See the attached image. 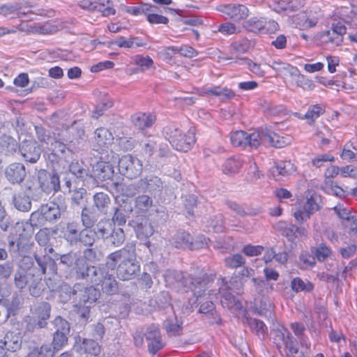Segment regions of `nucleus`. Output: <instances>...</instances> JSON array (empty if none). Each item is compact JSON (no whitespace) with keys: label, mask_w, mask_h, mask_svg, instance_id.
<instances>
[{"label":"nucleus","mask_w":357,"mask_h":357,"mask_svg":"<svg viewBox=\"0 0 357 357\" xmlns=\"http://www.w3.org/2000/svg\"><path fill=\"white\" fill-rule=\"evenodd\" d=\"M107 265L112 271L116 268L117 276L121 280L135 278L140 271L135 244L128 243L122 249L110 253L107 256Z\"/></svg>","instance_id":"f257e3e1"},{"label":"nucleus","mask_w":357,"mask_h":357,"mask_svg":"<svg viewBox=\"0 0 357 357\" xmlns=\"http://www.w3.org/2000/svg\"><path fill=\"white\" fill-rule=\"evenodd\" d=\"M165 282L168 285L183 286L193 292L194 296L201 298L202 292L207 290L209 283L208 278H193L190 275L175 270H167L165 275Z\"/></svg>","instance_id":"f03ea898"},{"label":"nucleus","mask_w":357,"mask_h":357,"mask_svg":"<svg viewBox=\"0 0 357 357\" xmlns=\"http://www.w3.org/2000/svg\"><path fill=\"white\" fill-rule=\"evenodd\" d=\"M172 241L177 248L196 250L206 247L209 239L202 234L193 237L186 231H179L174 234Z\"/></svg>","instance_id":"7ed1b4c3"},{"label":"nucleus","mask_w":357,"mask_h":357,"mask_svg":"<svg viewBox=\"0 0 357 357\" xmlns=\"http://www.w3.org/2000/svg\"><path fill=\"white\" fill-rule=\"evenodd\" d=\"M74 306L91 305L100 296V291L94 286H85L82 283L74 284Z\"/></svg>","instance_id":"20e7f679"},{"label":"nucleus","mask_w":357,"mask_h":357,"mask_svg":"<svg viewBox=\"0 0 357 357\" xmlns=\"http://www.w3.org/2000/svg\"><path fill=\"white\" fill-rule=\"evenodd\" d=\"M168 140L176 150L187 152L195 142V131L190 129L183 134L180 130L175 128L169 133Z\"/></svg>","instance_id":"39448f33"},{"label":"nucleus","mask_w":357,"mask_h":357,"mask_svg":"<svg viewBox=\"0 0 357 357\" xmlns=\"http://www.w3.org/2000/svg\"><path fill=\"white\" fill-rule=\"evenodd\" d=\"M119 170L122 175L133 179L141 174L142 163L138 158L131 155H126L119 160Z\"/></svg>","instance_id":"423d86ee"},{"label":"nucleus","mask_w":357,"mask_h":357,"mask_svg":"<svg viewBox=\"0 0 357 357\" xmlns=\"http://www.w3.org/2000/svg\"><path fill=\"white\" fill-rule=\"evenodd\" d=\"M59 139L68 144V151L76 149L84 141L85 132L83 128L71 126L59 133Z\"/></svg>","instance_id":"0eeeda50"},{"label":"nucleus","mask_w":357,"mask_h":357,"mask_svg":"<svg viewBox=\"0 0 357 357\" xmlns=\"http://www.w3.org/2000/svg\"><path fill=\"white\" fill-rule=\"evenodd\" d=\"M230 139L231 144L235 146H249L252 149H257L260 145L259 130L250 134L243 130L236 131L231 133Z\"/></svg>","instance_id":"6e6552de"},{"label":"nucleus","mask_w":357,"mask_h":357,"mask_svg":"<svg viewBox=\"0 0 357 357\" xmlns=\"http://www.w3.org/2000/svg\"><path fill=\"white\" fill-rule=\"evenodd\" d=\"M231 287L225 279L219 284L218 294L220 296V303L223 307L229 310H238L242 308V303L231 292Z\"/></svg>","instance_id":"1a4fd4ad"},{"label":"nucleus","mask_w":357,"mask_h":357,"mask_svg":"<svg viewBox=\"0 0 357 357\" xmlns=\"http://www.w3.org/2000/svg\"><path fill=\"white\" fill-rule=\"evenodd\" d=\"M38 179L42 190L47 194L60 190L59 176L56 172H49L46 170L38 172Z\"/></svg>","instance_id":"9d476101"},{"label":"nucleus","mask_w":357,"mask_h":357,"mask_svg":"<svg viewBox=\"0 0 357 357\" xmlns=\"http://www.w3.org/2000/svg\"><path fill=\"white\" fill-rule=\"evenodd\" d=\"M22 157L31 163L36 162L40 157L42 149L34 140H24L19 145Z\"/></svg>","instance_id":"9b49d317"},{"label":"nucleus","mask_w":357,"mask_h":357,"mask_svg":"<svg viewBox=\"0 0 357 357\" xmlns=\"http://www.w3.org/2000/svg\"><path fill=\"white\" fill-rule=\"evenodd\" d=\"M144 336L148 342V348L152 354H156L165 347L160 331L158 326L151 324L147 326Z\"/></svg>","instance_id":"f8f14e48"},{"label":"nucleus","mask_w":357,"mask_h":357,"mask_svg":"<svg viewBox=\"0 0 357 357\" xmlns=\"http://www.w3.org/2000/svg\"><path fill=\"white\" fill-rule=\"evenodd\" d=\"M321 198L317 195H312L307 199L303 209L298 210L294 213V217L297 221L303 222L308 220L310 216L320 209L319 204Z\"/></svg>","instance_id":"ddd939ff"},{"label":"nucleus","mask_w":357,"mask_h":357,"mask_svg":"<svg viewBox=\"0 0 357 357\" xmlns=\"http://www.w3.org/2000/svg\"><path fill=\"white\" fill-rule=\"evenodd\" d=\"M41 208L45 218L47 222H54L62 218L67 211V206L65 203L50 202L42 205Z\"/></svg>","instance_id":"4468645a"},{"label":"nucleus","mask_w":357,"mask_h":357,"mask_svg":"<svg viewBox=\"0 0 357 357\" xmlns=\"http://www.w3.org/2000/svg\"><path fill=\"white\" fill-rule=\"evenodd\" d=\"M136 233L137 238L140 240H147L154 233V229L148 220L137 217L128 222Z\"/></svg>","instance_id":"2eb2a0df"},{"label":"nucleus","mask_w":357,"mask_h":357,"mask_svg":"<svg viewBox=\"0 0 357 357\" xmlns=\"http://www.w3.org/2000/svg\"><path fill=\"white\" fill-rule=\"evenodd\" d=\"M5 176L12 184H20L26 176L25 167L22 163H12L5 169Z\"/></svg>","instance_id":"dca6fc26"},{"label":"nucleus","mask_w":357,"mask_h":357,"mask_svg":"<svg viewBox=\"0 0 357 357\" xmlns=\"http://www.w3.org/2000/svg\"><path fill=\"white\" fill-rule=\"evenodd\" d=\"M110 268L107 265V257L105 264L90 265L86 281L93 285L98 286L109 272Z\"/></svg>","instance_id":"f3484780"},{"label":"nucleus","mask_w":357,"mask_h":357,"mask_svg":"<svg viewBox=\"0 0 357 357\" xmlns=\"http://www.w3.org/2000/svg\"><path fill=\"white\" fill-rule=\"evenodd\" d=\"M33 257L40 271V273L39 274L40 276L45 275L47 273V270L50 274H57V264L55 260L50 256L46 254L40 255L35 252Z\"/></svg>","instance_id":"a211bd4d"},{"label":"nucleus","mask_w":357,"mask_h":357,"mask_svg":"<svg viewBox=\"0 0 357 357\" xmlns=\"http://www.w3.org/2000/svg\"><path fill=\"white\" fill-rule=\"evenodd\" d=\"M259 130L260 144L262 142H268L272 146L280 149L289 144V140L284 137H280L275 132L268 128H261Z\"/></svg>","instance_id":"6ab92c4d"},{"label":"nucleus","mask_w":357,"mask_h":357,"mask_svg":"<svg viewBox=\"0 0 357 357\" xmlns=\"http://www.w3.org/2000/svg\"><path fill=\"white\" fill-rule=\"evenodd\" d=\"M220 10L234 21H241L248 16V8L242 4H228L220 7Z\"/></svg>","instance_id":"aec40b11"},{"label":"nucleus","mask_w":357,"mask_h":357,"mask_svg":"<svg viewBox=\"0 0 357 357\" xmlns=\"http://www.w3.org/2000/svg\"><path fill=\"white\" fill-rule=\"evenodd\" d=\"M22 303V298L17 294L13 295L10 301H4V307L0 310V313L3 314L0 319V324L6 321L11 315H15L20 308Z\"/></svg>","instance_id":"412c9836"},{"label":"nucleus","mask_w":357,"mask_h":357,"mask_svg":"<svg viewBox=\"0 0 357 357\" xmlns=\"http://www.w3.org/2000/svg\"><path fill=\"white\" fill-rule=\"evenodd\" d=\"M139 184L142 192H149L154 196L160 194L163 188L161 179L155 176H149L140 179Z\"/></svg>","instance_id":"4be33fe9"},{"label":"nucleus","mask_w":357,"mask_h":357,"mask_svg":"<svg viewBox=\"0 0 357 357\" xmlns=\"http://www.w3.org/2000/svg\"><path fill=\"white\" fill-rule=\"evenodd\" d=\"M205 292H206V291L204 292H202L201 298L199 297L197 298V296H195L196 298V300L192 305L191 307L192 308L193 305H195V304H197L196 306H197L198 304H201L199 309V312L213 316V320L211 321V324L215 323V324H220L221 323L222 319L218 315H217L215 314V312L214 311L215 305H214L212 301H205V302L202 303V301H203L202 298L206 296Z\"/></svg>","instance_id":"5701e85b"},{"label":"nucleus","mask_w":357,"mask_h":357,"mask_svg":"<svg viewBox=\"0 0 357 357\" xmlns=\"http://www.w3.org/2000/svg\"><path fill=\"white\" fill-rule=\"evenodd\" d=\"M22 345V337L19 333L8 332L6 334L3 340H0V351H4V347L9 352L16 351Z\"/></svg>","instance_id":"b1692460"},{"label":"nucleus","mask_w":357,"mask_h":357,"mask_svg":"<svg viewBox=\"0 0 357 357\" xmlns=\"http://www.w3.org/2000/svg\"><path fill=\"white\" fill-rule=\"evenodd\" d=\"M92 172L93 174H91L92 176L91 179L96 178L101 181H105L112 178L114 174V170L112 165L109 162L104 161L97 162L93 166Z\"/></svg>","instance_id":"393cba45"},{"label":"nucleus","mask_w":357,"mask_h":357,"mask_svg":"<svg viewBox=\"0 0 357 357\" xmlns=\"http://www.w3.org/2000/svg\"><path fill=\"white\" fill-rule=\"evenodd\" d=\"M131 122L134 127L139 130L150 128L155 123V117L151 114L138 112L131 116Z\"/></svg>","instance_id":"a878e982"},{"label":"nucleus","mask_w":357,"mask_h":357,"mask_svg":"<svg viewBox=\"0 0 357 357\" xmlns=\"http://www.w3.org/2000/svg\"><path fill=\"white\" fill-rule=\"evenodd\" d=\"M63 238L70 245L78 243L80 236L79 225L76 222H68L63 230Z\"/></svg>","instance_id":"bb28decb"},{"label":"nucleus","mask_w":357,"mask_h":357,"mask_svg":"<svg viewBox=\"0 0 357 357\" xmlns=\"http://www.w3.org/2000/svg\"><path fill=\"white\" fill-rule=\"evenodd\" d=\"M51 305L46 301H43L38 304L35 310L36 319L39 321V328H45L47 326V321L50 317Z\"/></svg>","instance_id":"cd10ccee"},{"label":"nucleus","mask_w":357,"mask_h":357,"mask_svg":"<svg viewBox=\"0 0 357 357\" xmlns=\"http://www.w3.org/2000/svg\"><path fill=\"white\" fill-rule=\"evenodd\" d=\"M113 139L112 134L105 128H99L94 132L95 146L98 149L112 144Z\"/></svg>","instance_id":"c85d7f7f"},{"label":"nucleus","mask_w":357,"mask_h":357,"mask_svg":"<svg viewBox=\"0 0 357 357\" xmlns=\"http://www.w3.org/2000/svg\"><path fill=\"white\" fill-rule=\"evenodd\" d=\"M99 285L101 287L102 292L107 295L116 294L119 290V283L114 275L109 272L104 277Z\"/></svg>","instance_id":"c756f323"},{"label":"nucleus","mask_w":357,"mask_h":357,"mask_svg":"<svg viewBox=\"0 0 357 357\" xmlns=\"http://www.w3.org/2000/svg\"><path fill=\"white\" fill-rule=\"evenodd\" d=\"M294 171V165L290 161H280L272 167L271 174L275 180H279L280 176H287Z\"/></svg>","instance_id":"7c9ffc66"},{"label":"nucleus","mask_w":357,"mask_h":357,"mask_svg":"<svg viewBox=\"0 0 357 357\" xmlns=\"http://www.w3.org/2000/svg\"><path fill=\"white\" fill-rule=\"evenodd\" d=\"M98 215L95 208L85 206L82 208L81 220L84 228L91 229L94 227L98 221Z\"/></svg>","instance_id":"2f4dec72"},{"label":"nucleus","mask_w":357,"mask_h":357,"mask_svg":"<svg viewBox=\"0 0 357 357\" xmlns=\"http://www.w3.org/2000/svg\"><path fill=\"white\" fill-rule=\"evenodd\" d=\"M34 270H17L14 274L15 286L22 291L28 285L31 278L33 277Z\"/></svg>","instance_id":"473e14b6"},{"label":"nucleus","mask_w":357,"mask_h":357,"mask_svg":"<svg viewBox=\"0 0 357 357\" xmlns=\"http://www.w3.org/2000/svg\"><path fill=\"white\" fill-rule=\"evenodd\" d=\"M116 190L121 192L123 195L127 197H133L137 192H142L139 180L135 183L126 184L124 183H114Z\"/></svg>","instance_id":"72a5a7b5"},{"label":"nucleus","mask_w":357,"mask_h":357,"mask_svg":"<svg viewBox=\"0 0 357 357\" xmlns=\"http://www.w3.org/2000/svg\"><path fill=\"white\" fill-rule=\"evenodd\" d=\"M182 321L176 316L168 317L163 323V327L169 335H180L182 332Z\"/></svg>","instance_id":"f704fd0d"},{"label":"nucleus","mask_w":357,"mask_h":357,"mask_svg":"<svg viewBox=\"0 0 357 357\" xmlns=\"http://www.w3.org/2000/svg\"><path fill=\"white\" fill-rule=\"evenodd\" d=\"M19 145L17 141L10 135H3L0 137V149L6 155H12L16 152Z\"/></svg>","instance_id":"c9c22d12"},{"label":"nucleus","mask_w":357,"mask_h":357,"mask_svg":"<svg viewBox=\"0 0 357 357\" xmlns=\"http://www.w3.org/2000/svg\"><path fill=\"white\" fill-rule=\"evenodd\" d=\"M69 170L77 178L83 181L87 178H92L91 175L89 173V169L86 168L83 162H79L77 160L71 162L69 165Z\"/></svg>","instance_id":"e433bc0d"},{"label":"nucleus","mask_w":357,"mask_h":357,"mask_svg":"<svg viewBox=\"0 0 357 357\" xmlns=\"http://www.w3.org/2000/svg\"><path fill=\"white\" fill-rule=\"evenodd\" d=\"M91 264H89L85 259L80 256L79 260L77 261L75 266L72 268V271L77 280H86L89 269Z\"/></svg>","instance_id":"4c0bfd02"},{"label":"nucleus","mask_w":357,"mask_h":357,"mask_svg":"<svg viewBox=\"0 0 357 357\" xmlns=\"http://www.w3.org/2000/svg\"><path fill=\"white\" fill-rule=\"evenodd\" d=\"M93 204L97 211L106 213L111 202L109 195L104 192H96L93 197Z\"/></svg>","instance_id":"58836bf2"},{"label":"nucleus","mask_w":357,"mask_h":357,"mask_svg":"<svg viewBox=\"0 0 357 357\" xmlns=\"http://www.w3.org/2000/svg\"><path fill=\"white\" fill-rule=\"evenodd\" d=\"M246 324L249 326L251 331L260 338L264 339L268 333V328L265 324L255 318H247Z\"/></svg>","instance_id":"ea45409f"},{"label":"nucleus","mask_w":357,"mask_h":357,"mask_svg":"<svg viewBox=\"0 0 357 357\" xmlns=\"http://www.w3.org/2000/svg\"><path fill=\"white\" fill-rule=\"evenodd\" d=\"M294 24L300 29H307L316 25V19H310L306 12H301L292 18Z\"/></svg>","instance_id":"a19ab883"},{"label":"nucleus","mask_w":357,"mask_h":357,"mask_svg":"<svg viewBox=\"0 0 357 357\" xmlns=\"http://www.w3.org/2000/svg\"><path fill=\"white\" fill-rule=\"evenodd\" d=\"M81 255L74 251H70L68 253L60 255L56 254L55 255L56 259L60 261V264L63 265L65 267L72 270L75 263Z\"/></svg>","instance_id":"79ce46f5"},{"label":"nucleus","mask_w":357,"mask_h":357,"mask_svg":"<svg viewBox=\"0 0 357 357\" xmlns=\"http://www.w3.org/2000/svg\"><path fill=\"white\" fill-rule=\"evenodd\" d=\"M13 203L17 210L22 212H27L31 208L30 197L23 193L15 195L13 197Z\"/></svg>","instance_id":"37998d69"},{"label":"nucleus","mask_w":357,"mask_h":357,"mask_svg":"<svg viewBox=\"0 0 357 357\" xmlns=\"http://www.w3.org/2000/svg\"><path fill=\"white\" fill-rule=\"evenodd\" d=\"M58 352L54 347L48 344H43L40 347L35 348L26 357H54Z\"/></svg>","instance_id":"c03bdc74"},{"label":"nucleus","mask_w":357,"mask_h":357,"mask_svg":"<svg viewBox=\"0 0 357 357\" xmlns=\"http://www.w3.org/2000/svg\"><path fill=\"white\" fill-rule=\"evenodd\" d=\"M291 289L296 292H310L314 289V285L307 280H303L301 278H295L291 282Z\"/></svg>","instance_id":"a18cd8bd"},{"label":"nucleus","mask_w":357,"mask_h":357,"mask_svg":"<svg viewBox=\"0 0 357 357\" xmlns=\"http://www.w3.org/2000/svg\"><path fill=\"white\" fill-rule=\"evenodd\" d=\"M267 21L263 18L252 17L243 22V26L249 31L258 32L264 30Z\"/></svg>","instance_id":"49530a36"},{"label":"nucleus","mask_w":357,"mask_h":357,"mask_svg":"<svg viewBox=\"0 0 357 357\" xmlns=\"http://www.w3.org/2000/svg\"><path fill=\"white\" fill-rule=\"evenodd\" d=\"M47 149L52 151V154L55 157H60V155H63L66 153V150H68V144L61 139H59V135L57 137H54L53 141H52Z\"/></svg>","instance_id":"de8ad7c7"},{"label":"nucleus","mask_w":357,"mask_h":357,"mask_svg":"<svg viewBox=\"0 0 357 357\" xmlns=\"http://www.w3.org/2000/svg\"><path fill=\"white\" fill-rule=\"evenodd\" d=\"M125 238V234L121 228H114L105 240L114 247H119L123 243Z\"/></svg>","instance_id":"09e8293b"},{"label":"nucleus","mask_w":357,"mask_h":357,"mask_svg":"<svg viewBox=\"0 0 357 357\" xmlns=\"http://www.w3.org/2000/svg\"><path fill=\"white\" fill-rule=\"evenodd\" d=\"M74 285L70 287L69 284L64 283L60 286L59 291V298L62 303H67L71 301L74 305Z\"/></svg>","instance_id":"8fccbe9b"},{"label":"nucleus","mask_w":357,"mask_h":357,"mask_svg":"<svg viewBox=\"0 0 357 357\" xmlns=\"http://www.w3.org/2000/svg\"><path fill=\"white\" fill-rule=\"evenodd\" d=\"M22 331L24 335L31 334L39 328V321L36 317L25 316L22 322Z\"/></svg>","instance_id":"3c124183"},{"label":"nucleus","mask_w":357,"mask_h":357,"mask_svg":"<svg viewBox=\"0 0 357 357\" xmlns=\"http://www.w3.org/2000/svg\"><path fill=\"white\" fill-rule=\"evenodd\" d=\"M42 276L40 275H36L35 273L33 274V277L31 278L29 282V290L30 294L36 298L39 297L42 292Z\"/></svg>","instance_id":"603ef678"},{"label":"nucleus","mask_w":357,"mask_h":357,"mask_svg":"<svg viewBox=\"0 0 357 357\" xmlns=\"http://www.w3.org/2000/svg\"><path fill=\"white\" fill-rule=\"evenodd\" d=\"M252 280L254 283L255 291L259 295L264 296L272 291L273 284L266 280L253 278Z\"/></svg>","instance_id":"864d4df0"},{"label":"nucleus","mask_w":357,"mask_h":357,"mask_svg":"<svg viewBox=\"0 0 357 357\" xmlns=\"http://www.w3.org/2000/svg\"><path fill=\"white\" fill-rule=\"evenodd\" d=\"M96 233L93 229L84 228L80 231V236L78 238V243L86 247H91L96 242Z\"/></svg>","instance_id":"5fc2aeb1"},{"label":"nucleus","mask_w":357,"mask_h":357,"mask_svg":"<svg viewBox=\"0 0 357 357\" xmlns=\"http://www.w3.org/2000/svg\"><path fill=\"white\" fill-rule=\"evenodd\" d=\"M112 225L109 222L108 220L102 219L99 221L96 225V227L93 229L95 231L96 236H99L103 239H106L110 231H112Z\"/></svg>","instance_id":"6e6d98bb"},{"label":"nucleus","mask_w":357,"mask_h":357,"mask_svg":"<svg viewBox=\"0 0 357 357\" xmlns=\"http://www.w3.org/2000/svg\"><path fill=\"white\" fill-rule=\"evenodd\" d=\"M24 247L22 240L20 238H17L11 235L8 236V248L10 254L21 255Z\"/></svg>","instance_id":"4d7b16f0"},{"label":"nucleus","mask_w":357,"mask_h":357,"mask_svg":"<svg viewBox=\"0 0 357 357\" xmlns=\"http://www.w3.org/2000/svg\"><path fill=\"white\" fill-rule=\"evenodd\" d=\"M207 225L208 229H211L214 232H222L225 229L223 216L221 214L211 217L207 221Z\"/></svg>","instance_id":"13d9d810"},{"label":"nucleus","mask_w":357,"mask_h":357,"mask_svg":"<svg viewBox=\"0 0 357 357\" xmlns=\"http://www.w3.org/2000/svg\"><path fill=\"white\" fill-rule=\"evenodd\" d=\"M153 199L146 195H142L135 199V207L138 210L146 212L153 206Z\"/></svg>","instance_id":"bf43d9fd"},{"label":"nucleus","mask_w":357,"mask_h":357,"mask_svg":"<svg viewBox=\"0 0 357 357\" xmlns=\"http://www.w3.org/2000/svg\"><path fill=\"white\" fill-rule=\"evenodd\" d=\"M47 220L44 217L43 210L40 207L38 210L31 214L30 218L26 224H29L32 227L38 228L44 226Z\"/></svg>","instance_id":"052dcab7"},{"label":"nucleus","mask_w":357,"mask_h":357,"mask_svg":"<svg viewBox=\"0 0 357 357\" xmlns=\"http://www.w3.org/2000/svg\"><path fill=\"white\" fill-rule=\"evenodd\" d=\"M242 163L235 158H228L224 163L222 171L226 174H235L238 172L241 167Z\"/></svg>","instance_id":"680f3d73"},{"label":"nucleus","mask_w":357,"mask_h":357,"mask_svg":"<svg viewBox=\"0 0 357 357\" xmlns=\"http://www.w3.org/2000/svg\"><path fill=\"white\" fill-rule=\"evenodd\" d=\"M82 349L85 353L97 356L100 353V347L94 340L91 339H84L82 344Z\"/></svg>","instance_id":"e2e57ef3"},{"label":"nucleus","mask_w":357,"mask_h":357,"mask_svg":"<svg viewBox=\"0 0 357 357\" xmlns=\"http://www.w3.org/2000/svg\"><path fill=\"white\" fill-rule=\"evenodd\" d=\"M68 335L69 334L67 333L55 331L53 334V340L52 342V345L54 347V349L58 351L61 350L62 348L68 344Z\"/></svg>","instance_id":"0e129e2a"},{"label":"nucleus","mask_w":357,"mask_h":357,"mask_svg":"<svg viewBox=\"0 0 357 357\" xmlns=\"http://www.w3.org/2000/svg\"><path fill=\"white\" fill-rule=\"evenodd\" d=\"M127 213L128 211L123 206H120L116 207L112 218V222L114 224H117L119 226L125 225L128 218Z\"/></svg>","instance_id":"69168bd1"},{"label":"nucleus","mask_w":357,"mask_h":357,"mask_svg":"<svg viewBox=\"0 0 357 357\" xmlns=\"http://www.w3.org/2000/svg\"><path fill=\"white\" fill-rule=\"evenodd\" d=\"M347 29L341 22L333 23L331 30L333 35H335V45H340L343 39V35L346 33Z\"/></svg>","instance_id":"338daca9"},{"label":"nucleus","mask_w":357,"mask_h":357,"mask_svg":"<svg viewBox=\"0 0 357 357\" xmlns=\"http://www.w3.org/2000/svg\"><path fill=\"white\" fill-rule=\"evenodd\" d=\"M324 108L323 106L320 105H315L309 108L308 111L305 114V118L308 120V123L312 125L320 114L324 113Z\"/></svg>","instance_id":"774afa93"}]
</instances>
